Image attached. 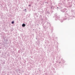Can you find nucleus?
Masks as SVG:
<instances>
[{
  "label": "nucleus",
  "mask_w": 75,
  "mask_h": 75,
  "mask_svg": "<svg viewBox=\"0 0 75 75\" xmlns=\"http://www.w3.org/2000/svg\"><path fill=\"white\" fill-rule=\"evenodd\" d=\"M22 26L23 27H24L25 26V24H23L22 25Z\"/></svg>",
  "instance_id": "obj_1"
},
{
  "label": "nucleus",
  "mask_w": 75,
  "mask_h": 75,
  "mask_svg": "<svg viewBox=\"0 0 75 75\" xmlns=\"http://www.w3.org/2000/svg\"><path fill=\"white\" fill-rule=\"evenodd\" d=\"M14 22L13 21H12L11 22V24H14Z\"/></svg>",
  "instance_id": "obj_2"
},
{
  "label": "nucleus",
  "mask_w": 75,
  "mask_h": 75,
  "mask_svg": "<svg viewBox=\"0 0 75 75\" xmlns=\"http://www.w3.org/2000/svg\"><path fill=\"white\" fill-rule=\"evenodd\" d=\"M31 6V5H29V6Z\"/></svg>",
  "instance_id": "obj_3"
},
{
  "label": "nucleus",
  "mask_w": 75,
  "mask_h": 75,
  "mask_svg": "<svg viewBox=\"0 0 75 75\" xmlns=\"http://www.w3.org/2000/svg\"><path fill=\"white\" fill-rule=\"evenodd\" d=\"M25 10H26V9H25Z\"/></svg>",
  "instance_id": "obj_4"
}]
</instances>
